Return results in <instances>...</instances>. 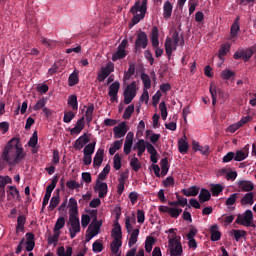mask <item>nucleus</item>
Wrapping results in <instances>:
<instances>
[{
    "mask_svg": "<svg viewBox=\"0 0 256 256\" xmlns=\"http://www.w3.org/2000/svg\"><path fill=\"white\" fill-rule=\"evenodd\" d=\"M159 109L161 111V117L163 121H165L167 119L168 113H167V105L165 104L164 101L159 104Z\"/></svg>",
    "mask_w": 256,
    "mask_h": 256,
    "instance_id": "obj_61",
    "label": "nucleus"
},
{
    "mask_svg": "<svg viewBox=\"0 0 256 256\" xmlns=\"http://www.w3.org/2000/svg\"><path fill=\"white\" fill-rule=\"evenodd\" d=\"M61 232L54 231V235L48 237V245H57Z\"/></svg>",
    "mask_w": 256,
    "mask_h": 256,
    "instance_id": "obj_48",
    "label": "nucleus"
},
{
    "mask_svg": "<svg viewBox=\"0 0 256 256\" xmlns=\"http://www.w3.org/2000/svg\"><path fill=\"white\" fill-rule=\"evenodd\" d=\"M139 237V228H136L132 231L130 234L128 245L131 247L132 245H135L137 243V238Z\"/></svg>",
    "mask_w": 256,
    "mask_h": 256,
    "instance_id": "obj_42",
    "label": "nucleus"
},
{
    "mask_svg": "<svg viewBox=\"0 0 256 256\" xmlns=\"http://www.w3.org/2000/svg\"><path fill=\"white\" fill-rule=\"evenodd\" d=\"M235 223L242 227H256L253 223V211L246 210L243 214H238Z\"/></svg>",
    "mask_w": 256,
    "mask_h": 256,
    "instance_id": "obj_5",
    "label": "nucleus"
},
{
    "mask_svg": "<svg viewBox=\"0 0 256 256\" xmlns=\"http://www.w3.org/2000/svg\"><path fill=\"white\" fill-rule=\"evenodd\" d=\"M235 76V72L229 70V69H225L221 72V78L224 79L225 81H229V79H231V77Z\"/></svg>",
    "mask_w": 256,
    "mask_h": 256,
    "instance_id": "obj_58",
    "label": "nucleus"
},
{
    "mask_svg": "<svg viewBox=\"0 0 256 256\" xmlns=\"http://www.w3.org/2000/svg\"><path fill=\"white\" fill-rule=\"evenodd\" d=\"M210 199H211V192H209V190L203 188L199 194L200 203H206V201H210Z\"/></svg>",
    "mask_w": 256,
    "mask_h": 256,
    "instance_id": "obj_29",
    "label": "nucleus"
},
{
    "mask_svg": "<svg viewBox=\"0 0 256 256\" xmlns=\"http://www.w3.org/2000/svg\"><path fill=\"white\" fill-rule=\"evenodd\" d=\"M123 245V242L121 240H114L111 245L110 249L113 253V255H117L119 253V248Z\"/></svg>",
    "mask_w": 256,
    "mask_h": 256,
    "instance_id": "obj_43",
    "label": "nucleus"
},
{
    "mask_svg": "<svg viewBox=\"0 0 256 256\" xmlns=\"http://www.w3.org/2000/svg\"><path fill=\"white\" fill-rule=\"evenodd\" d=\"M151 41L154 49L159 48V28L157 26L152 28Z\"/></svg>",
    "mask_w": 256,
    "mask_h": 256,
    "instance_id": "obj_19",
    "label": "nucleus"
},
{
    "mask_svg": "<svg viewBox=\"0 0 256 256\" xmlns=\"http://www.w3.org/2000/svg\"><path fill=\"white\" fill-rule=\"evenodd\" d=\"M125 57H127V51L117 48V51L112 55V61H119V59H125Z\"/></svg>",
    "mask_w": 256,
    "mask_h": 256,
    "instance_id": "obj_34",
    "label": "nucleus"
},
{
    "mask_svg": "<svg viewBox=\"0 0 256 256\" xmlns=\"http://www.w3.org/2000/svg\"><path fill=\"white\" fill-rule=\"evenodd\" d=\"M147 45H149L147 33H145L144 31L137 33V38L135 41V50L139 51L140 49H147Z\"/></svg>",
    "mask_w": 256,
    "mask_h": 256,
    "instance_id": "obj_7",
    "label": "nucleus"
},
{
    "mask_svg": "<svg viewBox=\"0 0 256 256\" xmlns=\"http://www.w3.org/2000/svg\"><path fill=\"white\" fill-rule=\"evenodd\" d=\"M232 235H233L235 241H241V239H243V237H247V231L234 229V230H232Z\"/></svg>",
    "mask_w": 256,
    "mask_h": 256,
    "instance_id": "obj_40",
    "label": "nucleus"
},
{
    "mask_svg": "<svg viewBox=\"0 0 256 256\" xmlns=\"http://www.w3.org/2000/svg\"><path fill=\"white\" fill-rule=\"evenodd\" d=\"M253 53L255 52L251 48L247 50H242V60H244L245 63H247V61H249V59L253 57Z\"/></svg>",
    "mask_w": 256,
    "mask_h": 256,
    "instance_id": "obj_57",
    "label": "nucleus"
},
{
    "mask_svg": "<svg viewBox=\"0 0 256 256\" xmlns=\"http://www.w3.org/2000/svg\"><path fill=\"white\" fill-rule=\"evenodd\" d=\"M132 149L133 151H138V157H142L143 153H145V149H147V142H145L143 139H140L134 144Z\"/></svg>",
    "mask_w": 256,
    "mask_h": 256,
    "instance_id": "obj_12",
    "label": "nucleus"
},
{
    "mask_svg": "<svg viewBox=\"0 0 256 256\" xmlns=\"http://www.w3.org/2000/svg\"><path fill=\"white\" fill-rule=\"evenodd\" d=\"M68 105L72 107L73 111L79 109V102L77 101V95L73 94L68 97Z\"/></svg>",
    "mask_w": 256,
    "mask_h": 256,
    "instance_id": "obj_36",
    "label": "nucleus"
},
{
    "mask_svg": "<svg viewBox=\"0 0 256 256\" xmlns=\"http://www.w3.org/2000/svg\"><path fill=\"white\" fill-rule=\"evenodd\" d=\"M25 223H27V218L25 217V215L18 216L16 233H19V231L23 233L25 231Z\"/></svg>",
    "mask_w": 256,
    "mask_h": 256,
    "instance_id": "obj_26",
    "label": "nucleus"
},
{
    "mask_svg": "<svg viewBox=\"0 0 256 256\" xmlns=\"http://www.w3.org/2000/svg\"><path fill=\"white\" fill-rule=\"evenodd\" d=\"M119 89H121V84L118 81L112 83L109 86V91H108L109 97H117V95H119Z\"/></svg>",
    "mask_w": 256,
    "mask_h": 256,
    "instance_id": "obj_23",
    "label": "nucleus"
},
{
    "mask_svg": "<svg viewBox=\"0 0 256 256\" xmlns=\"http://www.w3.org/2000/svg\"><path fill=\"white\" fill-rule=\"evenodd\" d=\"M90 215H92V217H94V220L92 222L93 228L90 232L92 233H96V235L99 234V229H101V225H103L102 222H97V210H92L90 212Z\"/></svg>",
    "mask_w": 256,
    "mask_h": 256,
    "instance_id": "obj_18",
    "label": "nucleus"
},
{
    "mask_svg": "<svg viewBox=\"0 0 256 256\" xmlns=\"http://www.w3.org/2000/svg\"><path fill=\"white\" fill-rule=\"evenodd\" d=\"M92 251L94 253H101V251H103V243H101V240H96L92 244Z\"/></svg>",
    "mask_w": 256,
    "mask_h": 256,
    "instance_id": "obj_59",
    "label": "nucleus"
},
{
    "mask_svg": "<svg viewBox=\"0 0 256 256\" xmlns=\"http://www.w3.org/2000/svg\"><path fill=\"white\" fill-rule=\"evenodd\" d=\"M113 167L116 171H119V169H121V156H119V154H115L114 156Z\"/></svg>",
    "mask_w": 256,
    "mask_h": 256,
    "instance_id": "obj_64",
    "label": "nucleus"
},
{
    "mask_svg": "<svg viewBox=\"0 0 256 256\" xmlns=\"http://www.w3.org/2000/svg\"><path fill=\"white\" fill-rule=\"evenodd\" d=\"M153 245H155V237L148 236L145 240L146 253H151V251H153Z\"/></svg>",
    "mask_w": 256,
    "mask_h": 256,
    "instance_id": "obj_32",
    "label": "nucleus"
},
{
    "mask_svg": "<svg viewBox=\"0 0 256 256\" xmlns=\"http://www.w3.org/2000/svg\"><path fill=\"white\" fill-rule=\"evenodd\" d=\"M141 80L144 85V89H146V91H148V89H151V78L149 77V75L142 73Z\"/></svg>",
    "mask_w": 256,
    "mask_h": 256,
    "instance_id": "obj_45",
    "label": "nucleus"
},
{
    "mask_svg": "<svg viewBox=\"0 0 256 256\" xmlns=\"http://www.w3.org/2000/svg\"><path fill=\"white\" fill-rule=\"evenodd\" d=\"M210 235L211 241H219V239H221V232L219 231V226L217 224H213L210 227Z\"/></svg>",
    "mask_w": 256,
    "mask_h": 256,
    "instance_id": "obj_22",
    "label": "nucleus"
},
{
    "mask_svg": "<svg viewBox=\"0 0 256 256\" xmlns=\"http://www.w3.org/2000/svg\"><path fill=\"white\" fill-rule=\"evenodd\" d=\"M178 151L182 155H185V153L189 151V143H187V141H185L184 139H180L178 141Z\"/></svg>",
    "mask_w": 256,
    "mask_h": 256,
    "instance_id": "obj_30",
    "label": "nucleus"
},
{
    "mask_svg": "<svg viewBox=\"0 0 256 256\" xmlns=\"http://www.w3.org/2000/svg\"><path fill=\"white\" fill-rule=\"evenodd\" d=\"M161 167V177H165L167 173H169V160L167 158H164L160 162Z\"/></svg>",
    "mask_w": 256,
    "mask_h": 256,
    "instance_id": "obj_37",
    "label": "nucleus"
},
{
    "mask_svg": "<svg viewBox=\"0 0 256 256\" xmlns=\"http://www.w3.org/2000/svg\"><path fill=\"white\" fill-rule=\"evenodd\" d=\"M95 189L96 191H98V196L100 199H104V197H107V191H108L107 183L101 182V180H97Z\"/></svg>",
    "mask_w": 256,
    "mask_h": 256,
    "instance_id": "obj_10",
    "label": "nucleus"
},
{
    "mask_svg": "<svg viewBox=\"0 0 256 256\" xmlns=\"http://www.w3.org/2000/svg\"><path fill=\"white\" fill-rule=\"evenodd\" d=\"M35 249V235L31 232L26 233V251L31 253Z\"/></svg>",
    "mask_w": 256,
    "mask_h": 256,
    "instance_id": "obj_15",
    "label": "nucleus"
},
{
    "mask_svg": "<svg viewBox=\"0 0 256 256\" xmlns=\"http://www.w3.org/2000/svg\"><path fill=\"white\" fill-rule=\"evenodd\" d=\"M89 141V136H87V134H83L75 141L74 149H76V151H81V149H83V147H85Z\"/></svg>",
    "mask_w": 256,
    "mask_h": 256,
    "instance_id": "obj_11",
    "label": "nucleus"
},
{
    "mask_svg": "<svg viewBox=\"0 0 256 256\" xmlns=\"http://www.w3.org/2000/svg\"><path fill=\"white\" fill-rule=\"evenodd\" d=\"M133 113H135V105L131 104L126 107L123 114V119H131V115H133Z\"/></svg>",
    "mask_w": 256,
    "mask_h": 256,
    "instance_id": "obj_50",
    "label": "nucleus"
},
{
    "mask_svg": "<svg viewBox=\"0 0 256 256\" xmlns=\"http://www.w3.org/2000/svg\"><path fill=\"white\" fill-rule=\"evenodd\" d=\"M93 111H95V105L90 104L85 112V117L88 124L93 121Z\"/></svg>",
    "mask_w": 256,
    "mask_h": 256,
    "instance_id": "obj_41",
    "label": "nucleus"
},
{
    "mask_svg": "<svg viewBox=\"0 0 256 256\" xmlns=\"http://www.w3.org/2000/svg\"><path fill=\"white\" fill-rule=\"evenodd\" d=\"M63 227H65V217H59L54 225V231L61 233Z\"/></svg>",
    "mask_w": 256,
    "mask_h": 256,
    "instance_id": "obj_46",
    "label": "nucleus"
},
{
    "mask_svg": "<svg viewBox=\"0 0 256 256\" xmlns=\"http://www.w3.org/2000/svg\"><path fill=\"white\" fill-rule=\"evenodd\" d=\"M113 71H115V65L110 62L98 73L97 80L99 81V83H103V81H105V78L109 77V75L112 74Z\"/></svg>",
    "mask_w": 256,
    "mask_h": 256,
    "instance_id": "obj_8",
    "label": "nucleus"
},
{
    "mask_svg": "<svg viewBox=\"0 0 256 256\" xmlns=\"http://www.w3.org/2000/svg\"><path fill=\"white\" fill-rule=\"evenodd\" d=\"M66 187L67 189H71L73 191L74 189H79L81 185L76 180H69L66 182Z\"/></svg>",
    "mask_w": 256,
    "mask_h": 256,
    "instance_id": "obj_62",
    "label": "nucleus"
},
{
    "mask_svg": "<svg viewBox=\"0 0 256 256\" xmlns=\"http://www.w3.org/2000/svg\"><path fill=\"white\" fill-rule=\"evenodd\" d=\"M239 193H234V194H231L227 199H226V202H225V205L227 207H233V205H235V203H237V199H239Z\"/></svg>",
    "mask_w": 256,
    "mask_h": 256,
    "instance_id": "obj_39",
    "label": "nucleus"
},
{
    "mask_svg": "<svg viewBox=\"0 0 256 256\" xmlns=\"http://www.w3.org/2000/svg\"><path fill=\"white\" fill-rule=\"evenodd\" d=\"M253 199H255V194H253V192H248L244 195V197H242L240 203L243 206L253 205V203H255V201Z\"/></svg>",
    "mask_w": 256,
    "mask_h": 256,
    "instance_id": "obj_24",
    "label": "nucleus"
},
{
    "mask_svg": "<svg viewBox=\"0 0 256 256\" xmlns=\"http://www.w3.org/2000/svg\"><path fill=\"white\" fill-rule=\"evenodd\" d=\"M173 15V4L170 1H166L163 6V17L164 19H171Z\"/></svg>",
    "mask_w": 256,
    "mask_h": 256,
    "instance_id": "obj_20",
    "label": "nucleus"
},
{
    "mask_svg": "<svg viewBox=\"0 0 256 256\" xmlns=\"http://www.w3.org/2000/svg\"><path fill=\"white\" fill-rule=\"evenodd\" d=\"M178 45L183 47L185 45V40L183 39V36L179 37V32L175 30L172 34V39L166 38V41L164 44L165 52L168 59H171V55H173V49L174 51H176Z\"/></svg>",
    "mask_w": 256,
    "mask_h": 256,
    "instance_id": "obj_2",
    "label": "nucleus"
},
{
    "mask_svg": "<svg viewBox=\"0 0 256 256\" xmlns=\"http://www.w3.org/2000/svg\"><path fill=\"white\" fill-rule=\"evenodd\" d=\"M59 181V178L57 176H55L51 183L47 186L46 188V194L51 195L53 193V190L55 189V187H57V182Z\"/></svg>",
    "mask_w": 256,
    "mask_h": 256,
    "instance_id": "obj_47",
    "label": "nucleus"
},
{
    "mask_svg": "<svg viewBox=\"0 0 256 256\" xmlns=\"http://www.w3.org/2000/svg\"><path fill=\"white\" fill-rule=\"evenodd\" d=\"M112 237L114 241H121L123 239V232L121 231V225L117 222L112 229Z\"/></svg>",
    "mask_w": 256,
    "mask_h": 256,
    "instance_id": "obj_21",
    "label": "nucleus"
},
{
    "mask_svg": "<svg viewBox=\"0 0 256 256\" xmlns=\"http://www.w3.org/2000/svg\"><path fill=\"white\" fill-rule=\"evenodd\" d=\"M103 155H105V150H103V148H99L93 159L94 168L101 167L103 164Z\"/></svg>",
    "mask_w": 256,
    "mask_h": 256,
    "instance_id": "obj_14",
    "label": "nucleus"
},
{
    "mask_svg": "<svg viewBox=\"0 0 256 256\" xmlns=\"http://www.w3.org/2000/svg\"><path fill=\"white\" fill-rule=\"evenodd\" d=\"M181 213H183V209L170 207L169 215L173 219H177V217H179V215H181Z\"/></svg>",
    "mask_w": 256,
    "mask_h": 256,
    "instance_id": "obj_56",
    "label": "nucleus"
},
{
    "mask_svg": "<svg viewBox=\"0 0 256 256\" xmlns=\"http://www.w3.org/2000/svg\"><path fill=\"white\" fill-rule=\"evenodd\" d=\"M249 157V145H246L242 150H238L234 154V161H245Z\"/></svg>",
    "mask_w": 256,
    "mask_h": 256,
    "instance_id": "obj_13",
    "label": "nucleus"
},
{
    "mask_svg": "<svg viewBox=\"0 0 256 256\" xmlns=\"http://www.w3.org/2000/svg\"><path fill=\"white\" fill-rule=\"evenodd\" d=\"M111 171V166L107 164L104 168L103 171L98 175L97 181H105L107 179V174Z\"/></svg>",
    "mask_w": 256,
    "mask_h": 256,
    "instance_id": "obj_49",
    "label": "nucleus"
},
{
    "mask_svg": "<svg viewBox=\"0 0 256 256\" xmlns=\"http://www.w3.org/2000/svg\"><path fill=\"white\" fill-rule=\"evenodd\" d=\"M182 193L185 197H197L199 195V187L191 186L188 189H182Z\"/></svg>",
    "mask_w": 256,
    "mask_h": 256,
    "instance_id": "obj_25",
    "label": "nucleus"
},
{
    "mask_svg": "<svg viewBox=\"0 0 256 256\" xmlns=\"http://www.w3.org/2000/svg\"><path fill=\"white\" fill-rule=\"evenodd\" d=\"M130 166L132 167L133 171H135V173L141 169V163L137 157H134L130 160Z\"/></svg>",
    "mask_w": 256,
    "mask_h": 256,
    "instance_id": "obj_54",
    "label": "nucleus"
},
{
    "mask_svg": "<svg viewBox=\"0 0 256 256\" xmlns=\"http://www.w3.org/2000/svg\"><path fill=\"white\" fill-rule=\"evenodd\" d=\"M37 143H39V136L37 135V131H34L32 137L28 141V147L35 148L37 147Z\"/></svg>",
    "mask_w": 256,
    "mask_h": 256,
    "instance_id": "obj_52",
    "label": "nucleus"
},
{
    "mask_svg": "<svg viewBox=\"0 0 256 256\" xmlns=\"http://www.w3.org/2000/svg\"><path fill=\"white\" fill-rule=\"evenodd\" d=\"M211 193L213 195V197H219L220 193H223V185L221 184H215L212 188H211Z\"/></svg>",
    "mask_w": 256,
    "mask_h": 256,
    "instance_id": "obj_53",
    "label": "nucleus"
},
{
    "mask_svg": "<svg viewBox=\"0 0 256 256\" xmlns=\"http://www.w3.org/2000/svg\"><path fill=\"white\" fill-rule=\"evenodd\" d=\"M230 51H231V44L225 43L221 45L218 51L219 59H223V57H225V55H227V53H229Z\"/></svg>",
    "mask_w": 256,
    "mask_h": 256,
    "instance_id": "obj_28",
    "label": "nucleus"
},
{
    "mask_svg": "<svg viewBox=\"0 0 256 256\" xmlns=\"http://www.w3.org/2000/svg\"><path fill=\"white\" fill-rule=\"evenodd\" d=\"M79 83V72L74 71L68 78L69 87H75Z\"/></svg>",
    "mask_w": 256,
    "mask_h": 256,
    "instance_id": "obj_31",
    "label": "nucleus"
},
{
    "mask_svg": "<svg viewBox=\"0 0 256 256\" xmlns=\"http://www.w3.org/2000/svg\"><path fill=\"white\" fill-rule=\"evenodd\" d=\"M58 193L56 196H53L50 200V204H49V209L50 211H54L57 207V205H59L60 202V198H59V190H57Z\"/></svg>",
    "mask_w": 256,
    "mask_h": 256,
    "instance_id": "obj_44",
    "label": "nucleus"
},
{
    "mask_svg": "<svg viewBox=\"0 0 256 256\" xmlns=\"http://www.w3.org/2000/svg\"><path fill=\"white\" fill-rule=\"evenodd\" d=\"M124 93H127L128 95H133L134 97H136L137 96V82L133 81L132 83H130L124 90Z\"/></svg>",
    "mask_w": 256,
    "mask_h": 256,
    "instance_id": "obj_35",
    "label": "nucleus"
},
{
    "mask_svg": "<svg viewBox=\"0 0 256 256\" xmlns=\"http://www.w3.org/2000/svg\"><path fill=\"white\" fill-rule=\"evenodd\" d=\"M238 187L241 189V191L249 193V191H253L255 189V185L253 182L249 180H240L238 182Z\"/></svg>",
    "mask_w": 256,
    "mask_h": 256,
    "instance_id": "obj_16",
    "label": "nucleus"
},
{
    "mask_svg": "<svg viewBox=\"0 0 256 256\" xmlns=\"http://www.w3.org/2000/svg\"><path fill=\"white\" fill-rule=\"evenodd\" d=\"M75 119V114L73 111L64 112L63 122L69 123L70 121H73Z\"/></svg>",
    "mask_w": 256,
    "mask_h": 256,
    "instance_id": "obj_63",
    "label": "nucleus"
},
{
    "mask_svg": "<svg viewBox=\"0 0 256 256\" xmlns=\"http://www.w3.org/2000/svg\"><path fill=\"white\" fill-rule=\"evenodd\" d=\"M95 145H97V140L87 144L83 149L84 155H93L95 153Z\"/></svg>",
    "mask_w": 256,
    "mask_h": 256,
    "instance_id": "obj_33",
    "label": "nucleus"
},
{
    "mask_svg": "<svg viewBox=\"0 0 256 256\" xmlns=\"http://www.w3.org/2000/svg\"><path fill=\"white\" fill-rule=\"evenodd\" d=\"M239 31H241V27L239 26V17H237L231 28H230V37L229 39L233 40L235 39V37H237V35H239Z\"/></svg>",
    "mask_w": 256,
    "mask_h": 256,
    "instance_id": "obj_17",
    "label": "nucleus"
},
{
    "mask_svg": "<svg viewBox=\"0 0 256 256\" xmlns=\"http://www.w3.org/2000/svg\"><path fill=\"white\" fill-rule=\"evenodd\" d=\"M130 13H132V24L137 25L141 19H145L147 13V0H137L135 4L131 7Z\"/></svg>",
    "mask_w": 256,
    "mask_h": 256,
    "instance_id": "obj_3",
    "label": "nucleus"
},
{
    "mask_svg": "<svg viewBox=\"0 0 256 256\" xmlns=\"http://www.w3.org/2000/svg\"><path fill=\"white\" fill-rule=\"evenodd\" d=\"M127 131H129V129H127V124L125 122L119 123L113 128L115 139H121L122 137H125V135H127Z\"/></svg>",
    "mask_w": 256,
    "mask_h": 256,
    "instance_id": "obj_9",
    "label": "nucleus"
},
{
    "mask_svg": "<svg viewBox=\"0 0 256 256\" xmlns=\"http://www.w3.org/2000/svg\"><path fill=\"white\" fill-rule=\"evenodd\" d=\"M26 155L27 154L23 150V147L19 146V139H11L1 155L2 160H0V171L5 169V163H9L12 167L19 165Z\"/></svg>",
    "mask_w": 256,
    "mask_h": 256,
    "instance_id": "obj_1",
    "label": "nucleus"
},
{
    "mask_svg": "<svg viewBox=\"0 0 256 256\" xmlns=\"http://www.w3.org/2000/svg\"><path fill=\"white\" fill-rule=\"evenodd\" d=\"M13 183V179L9 176L0 175V189L5 188L6 185Z\"/></svg>",
    "mask_w": 256,
    "mask_h": 256,
    "instance_id": "obj_55",
    "label": "nucleus"
},
{
    "mask_svg": "<svg viewBox=\"0 0 256 256\" xmlns=\"http://www.w3.org/2000/svg\"><path fill=\"white\" fill-rule=\"evenodd\" d=\"M69 233L72 239L77 237V233H81V222H79V216L69 215Z\"/></svg>",
    "mask_w": 256,
    "mask_h": 256,
    "instance_id": "obj_6",
    "label": "nucleus"
},
{
    "mask_svg": "<svg viewBox=\"0 0 256 256\" xmlns=\"http://www.w3.org/2000/svg\"><path fill=\"white\" fill-rule=\"evenodd\" d=\"M170 256L183 255V246L181 245V236L172 235L169 239Z\"/></svg>",
    "mask_w": 256,
    "mask_h": 256,
    "instance_id": "obj_4",
    "label": "nucleus"
},
{
    "mask_svg": "<svg viewBox=\"0 0 256 256\" xmlns=\"http://www.w3.org/2000/svg\"><path fill=\"white\" fill-rule=\"evenodd\" d=\"M45 105H47V100L45 98H42L37 101V103L33 106L34 111H39L40 109H44Z\"/></svg>",
    "mask_w": 256,
    "mask_h": 256,
    "instance_id": "obj_60",
    "label": "nucleus"
},
{
    "mask_svg": "<svg viewBox=\"0 0 256 256\" xmlns=\"http://www.w3.org/2000/svg\"><path fill=\"white\" fill-rule=\"evenodd\" d=\"M69 207H70V212L69 215H79V207L77 206V200L75 198H70L69 199Z\"/></svg>",
    "mask_w": 256,
    "mask_h": 256,
    "instance_id": "obj_27",
    "label": "nucleus"
},
{
    "mask_svg": "<svg viewBox=\"0 0 256 256\" xmlns=\"http://www.w3.org/2000/svg\"><path fill=\"white\" fill-rule=\"evenodd\" d=\"M57 255L58 256H72L73 248L71 246H68L66 248V252H65V247L61 246L57 249Z\"/></svg>",
    "mask_w": 256,
    "mask_h": 256,
    "instance_id": "obj_38",
    "label": "nucleus"
},
{
    "mask_svg": "<svg viewBox=\"0 0 256 256\" xmlns=\"http://www.w3.org/2000/svg\"><path fill=\"white\" fill-rule=\"evenodd\" d=\"M209 91L212 97V105H217V86H215V84H211Z\"/></svg>",
    "mask_w": 256,
    "mask_h": 256,
    "instance_id": "obj_51",
    "label": "nucleus"
}]
</instances>
